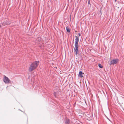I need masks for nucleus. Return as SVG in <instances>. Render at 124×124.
Wrapping results in <instances>:
<instances>
[{
    "mask_svg": "<svg viewBox=\"0 0 124 124\" xmlns=\"http://www.w3.org/2000/svg\"><path fill=\"white\" fill-rule=\"evenodd\" d=\"M36 41L38 42V43H40V42H41V39L40 37H38L36 39Z\"/></svg>",
    "mask_w": 124,
    "mask_h": 124,
    "instance_id": "423d86ee",
    "label": "nucleus"
},
{
    "mask_svg": "<svg viewBox=\"0 0 124 124\" xmlns=\"http://www.w3.org/2000/svg\"><path fill=\"white\" fill-rule=\"evenodd\" d=\"M119 60L118 59H113L111 60L109 64L110 65H114L116 64L118 62Z\"/></svg>",
    "mask_w": 124,
    "mask_h": 124,
    "instance_id": "7ed1b4c3",
    "label": "nucleus"
},
{
    "mask_svg": "<svg viewBox=\"0 0 124 124\" xmlns=\"http://www.w3.org/2000/svg\"><path fill=\"white\" fill-rule=\"evenodd\" d=\"M78 35H79V36H80V35H81L80 34V33H79L78 34Z\"/></svg>",
    "mask_w": 124,
    "mask_h": 124,
    "instance_id": "ddd939ff",
    "label": "nucleus"
},
{
    "mask_svg": "<svg viewBox=\"0 0 124 124\" xmlns=\"http://www.w3.org/2000/svg\"><path fill=\"white\" fill-rule=\"evenodd\" d=\"M66 29L67 31L68 32H70V30L69 27L68 26L66 27Z\"/></svg>",
    "mask_w": 124,
    "mask_h": 124,
    "instance_id": "1a4fd4ad",
    "label": "nucleus"
},
{
    "mask_svg": "<svg viewBox=\"0 0 124 124\" xmlns=\"http://www.w3.org/2000/svg\"><path fill=\"white\" fill-rule=\"evenodd\" d=\"M117 0H115V1H116Z\"/></svg>",
    "mask_w": 124,
    "mask_h": 124,
    "instance_id": "a211bd4d",
    "label": "nucleus"
},
{
    "mask_svg": "<svg viewBox=\"0 0 124 124\" xmlns=\"http://www.w3.org/2000/svg\"><path fill=\"white\" fill-rule=\"evenodd\" d=\"M54 96L55 97H56V92H54Z\"/></svg>",
    "mask_w": 124,
    "mask_h": 124,
    "instance_id": "9b49d317",
    "label": "nucleus"
},
{
    "mask_svg": "<svg viewBox=\"0 0 124 124\" xmlns=\"http://www.w3.org/2000/svg\"><path fill=\"white\" fill-rule=\"evenodd\" d=\"M88 4L89 5L90 4V0H88Z\"/></svg>",
    "mask_w": 124,
    "mask_h": 124,
    "instance_id": "f8f14e48",
    "label": "nucleus"
},
{
    "mask_svg": "<svg viewBox=\"0 0 124 124\" xmlns=\"http://www.w3.org/2000/svg\"><path fill=\"white\" fill-rule=\"evenodd\" d=\"M39 63V61H35L32 63L30 66L29 69V71L31 72L34 70L38 66Z\"/></svg>",
    "mask_w": 124,
    "mask_h": 124,
    "instance_id": "f03ea898",
    "label": "nucleus"
},
{
    "mask_svg": "<svg viewBox=\"0 0 124 124\" xmlns=\"http://www.w3.org/2000/svg\"><path fill=\"white\" fill-rule=\"evenodd\" d=\"M1 27V25H0V28Z\"/></svg>",
    "mask_w": 124,
    "mask_h": 124,
    "instance_id": "dca6fc26",
    "label": "nucleus"
},
{
    "mask_svg": "<svg viewBox=\"0 0 124 124\" xmlns=\"http://www.w3.org/2000/svg\"><path fill=\"white\" fill-rule=\"evenodd\" d=\"M1 27V25H0V28Z\"/></svg>",
    "mask_w": 124,
    "mask_h": 124,
    "instance_id": "f3484780",
    "label": "nucleus"
},
{
    "mask_svg": "<svg viewBox=\"0 0 124 124\" xmlns=\"http://www.w3.org/2000/svg\"><path fill=\"white\" fill-rule=\"evenodd\" d=\"M10 23L8 21H4L2 23V25L5 26L6 25H8L10 24Z\"/></svg>",
    "mask_w": 124,
    "mask_h": 124,
    "instance_id": "39448f33",
    "label": "nucleus"
},
{
    "mask_svg": "<svg viewBox=\"0 0 124 124\" xmlns=\"http://www.w3.org/2000/svg\"><path fill=\"white\" fill-rule=\"evenodd\" d=\"M83 73L81 71H79V76L80 77H83L82 75Z\"/></svg>",
    "mask_w": 124,
    "mask_h": 124,
    "instance_id": "6e6552de",
    "label": "nucleus"
},
{
    "mask_svg": "<svg viewBox=\"0 0 124 124\" xmlns=\"http://www.w3.org/2000/svg\"><path fill=\"white\" fill-rule=\"evenodd\" d=\"M3 81L6 84L10 83L11 81L7 77L4 76V78H3Z\"/></svg>",
    "mask_w": 124,
    "mask_h": 124,
    "instance_id": "20e7f679",
    "label": "nucleus"
},
{
    "mask_svg": "<svg viewBox=\"0 0 124 124\" xmlns=\"http://www.w3.org/2000/svg\"><path fill=\"white\" fill-rule=\"evenodd\" d=\"M98 66L100 68H102L103 67L100 64H99Z\"/></svg>",
    "mask_w": 124,
    "mask_h": 124,
    "instance_id": "9d476101",
    "label": "nucleus"
},
{
    "mask_svg": "<svg viewBox=\"0 0 124 124\" xmlns=\"http://www.w3.org/2000/svg\"><path fill=\"white\" fill-rule=\"evenodd\" d=\"M70 120L68 119H66V121H65V124H69L70 122Z\"/></svg>",
    "mask_w": 124,
    "mask_h": 124,
    "instance_id": "0eeeda50",
    "label": "nucleus"
},
{
    "mask_svg": "<svg viewBox=\"0 0 124 124\" xmlns=\"http://www.w3.org/2000/svg\"><path fill=\"white\" fill-rule=\"evenodd\" d=\"M107 118L110 122H111V121L108 118Z\"/></svg>",
    "mask_w": 124,
    "mask_h": 124,
    "instance_id": "2eb2a0df",
    "label": "nucleus"
},
{
    "mask_svg": "<svg viewBox=\"0 0 124 124\" xmlns=\"http://www.w3.org/2000/svg\"><path fill=\"white\" fill-rule=\"evenodd\" d=\"M107 118L110 122H111V121L108 118Z\"/></svg>",
    "mask_w": 124,
    "mask_h": 124,
    "instance_id": "4468645a",
    "label": "nucleus"
},
{
    "mask_svg": "<svg viewBox=\"0 0 124 124\" xmlns=\"http://www.w3.org/2000/svg\"><path fill=\"white\" fill-rule=\"evenodd\" d=\"M76 39H75V47L74 48V53L75 54L77 55L78 52V44L79 42V38L78 37L75 36Z\"/></svg>",
    "mask_w": 124,
    "mask_h": 124,
    "instance_id": "f257e3e1",
    "label": "nucleus"
}]
</instances>
